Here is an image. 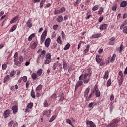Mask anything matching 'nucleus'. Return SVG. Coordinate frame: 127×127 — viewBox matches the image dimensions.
<instances>
[{
    "label": "nucleus",
    "mask_w": 127,
    "mask_h": 127,
    "mask_svg": "<svg viewBox=\"0 0 127 127\" xmlns=\"http://www.w3.org/2000/svg\"><path fill=\"white\" fill-rule=\"evenodd\" d=\"M118 122V120H114L111 124L108 125L107 127H115L116 124H117Z\"/></svg>",
    "instance_id": "nucleus-6"
},
{
    "label": "nucleus",
    "mask_w": 127,
    "mask_h": 127,
    "mask_svg": "<svg viewBox=\"0 0 127 127\" xmlns=\"http://www.w3.org/2000/svg\"><path fill=\"white\" fill-rule=\"evenodd\" d=\"M45 2V0H42L40 3V8H42L43 7V4Z\"/></svg>",
    "instance_id": "nucleus-30"
},
{
    "label": "nucleus",
    "mask_w": 127,
    "mask_h": 127,
    "mask_svg": "<svg viewBox=\"0 0 127 127\" xmlns=\"http://www.w3.org/2000/svg\"><path fill=\"white\" fill-rule=\"evenodd\" d=\"M50 62H51V59H46L45 61V64H46V65H47V64H49V63H50Z\"/></svg>",
    "instance_id": "nucleus-31"
},
{
    "label": "nucleus",
    "mask_w": 127,
    "mask_h": 127,
    "mask_svg": "<svg viewBox=\"0 0 127 127\" xmlns=\"http://www.w3.org/2000/svg\"><path fill=\"white\" fill-rule=\"evenodd\" d=\"M124 74H127V67H126L125 69V71L124 72Z\"/></svg>",
    "instance_id": "nucleus-64"
},
{
    "label": "nucleus",
    "mask_w": 127,
    "mask_h": 127,
    "mask_svg": "<svg viewBox=\"0 0 127 127\" xmlns=\"http://www.w3.org/2000/svg\"><path fill=\"white\" fill-rule=\"evenodd\" d=\"M108 78H109V71L108 70H106L104 72L103 79H106V80H108Z\"/></svg>",
    "instance_id": "nucleus-15"
},
{
    "label": "nucleus",
    "mask_w": 127,
    "mask_h": 127,
    "mask_svg": "<svg viewBox=\"0 0 127 127\" xmlns=\"http://www.w3.org/2000/svg\"><path fill=\"white\" fill-rule=\"evenodd\" d=\"M123 32L124 33H126V34H127V26H125L123 28Z\"/></svg>",
    "instance_id": "nucleus-40"
},
{
    "label": "nucleus",
    "mask_w": 127,
    "mask_h": 127,
    "mask_svg": "<svg viewBox=\"0 0 127 127\" xmlns=\"http://www.w3.org/2000/svg\"><path fill=\"white\" fill-rule=\"evenodd\" d=\"M94 93H95V90H93L92 92H91L88 97H87L86 98V101L89 102V101H90V99L92 98V96H93V94H94Z\"/></svg>",
    "instance_id": "nucleus-17"
},
{
    "label": "nucleus",
    "mask_w": 127,
    "mask_h": 127,
    "mask_svg": "<svg viewBox=\"0 0 127 127\" xmlns=\"http://www.w3.org/2000/svg\"><path fill=\"white\" fill-rule=\"evenodd\" d=\"M61 35L63 39H64V38H65V33H64V31H62Z\"/></svg>",
    "instance_id": "nucleus-51"
},
{
    "label": "nucleus",
    "mask_w": 127,
    "mask_h": 127,
    "mask_svg": "<svg viewBox=\"0 0 127 127\" xmlns=\"http://www.w3.org/2000/svg\"><path fill=\"white\" fill-rule=\"evenodd\" d=\"M41 89H42V85H39L36 88V91H40V90H41Z\"/></svg>",
    "instance_id": "nucleus-47"
},
{
    "label": "nucleus",
    "mask_w": 127,
    "mask_h": 127,
    "mask_svg": "<svg viewBox=\"0 0 127 127\" xmlns=\"http://www.w3.org/2000/svg\"><path fill=\"white\" fill-rule=\"evenodd\" d=\"M32 107H33V103H29L27 105V108L28 109H32Z\"/></svg>",
    "instance_id": "nucleus-25"
},
{
    "label": "nucleus",
    "mask_w": 127,
    "mask_h": 127,
    "mask_svg": "<svg viewBox=\"0 0 127 127\" xmlns=\"http://www.w3.org/2000/svg\"><path fill=\"white\" fill-rule=\"evenodd\" d=\"M108 27V24H102L100 27V30H104L105 29H107V28Z\"/></svg>",
    "instance_id": "nucleus-14"
},
{
    "label": "nucleus",
    "mask_w": 127,
    "mask_h": 127,
    "mask_svg": "<svg viewBox=\"0 0 127 127\" xmlns=\"http://www.w3.org/2000/svg\"><path fill=\"white\" fill-rule=\"evenodd\" d=\"M120 7H126L127 6V2L126 1H122L120 5Z\"/></svg>",
    "instance_id": "nucleus-18"
},
{
    "label": "nucleus",
    "mask_w": 127,
    "mask_h": 127,
    "mask_svg": "<svg viewBox=\"0 0 127 127\" xmlns=\"http://www.w3.org/2000/svg\"><path fill=\"white\" fill-rule=\"evenodd\" d=\"M2 70H6V68H7V65L5 64H4L2 66Z\"/></svg>",
    "instance_id": "nucleus-44"
},
{
    "label": "nucleus",
    "mask_w": 127,
    "mask_h": 127,
    "mask_svg": "<svg viewBox=\"0 0 127 127\" xmlns=\"http://www.w3.org/2000/svg\"><path fill=\"white\" fill-rule=\"evenodd\" d=\"M23 57L22 56H20L19 57L18 60H19L20 62H23Z\"/></svg>",
    "instance_id": "nucleus-48"
},
{
    "label": "nucleus",
    "mask_w": 127,
    "mask_h": 127,
    "mask_svg": "<svg viewBox=\"0 0 127 127\" xmlns=\"http://www.w3.org/2000/svg\"><path fill=\"white\" fill-rule=\"evenodd\" d=\"M66 123H67V124H69V125H71L72 121H71V120L69 119H67L66 120Z\"/></svg>",
    "instance_id": "nucleus-49"
},
{
    "label": "nucleus",
    "mask_w": 127,
    "mask_h": 127,
    "mask_svg": "<svg viewBox=\"0 0 127 127\" xmlns=\"http://www.w3.org/2000/svg\"><path fill=\"white\" fill-rule=\"evenodd\" d=\"M14 62H15L14 65H16V66H20V64H21V62L20 61H18L17 58L14 59Z\"/></svg>",
    "instance_id": "nucleus-8"
},
{
    "label": "nucleus",
    "mask_w": 127,
    "mask_h": 127,
    "mask_svg": "<svg viewBox=\"0 0 127 127\" xmlns=\"http://www.w3.org/2000/svg\"><path fill=\"white\" fill-rule=\"evenodd\" d=\"M45 53H46V52H45V50H43L41 52V55H43V58L44 57V55H45Z\"/></svg>",
    "instance_id": "nucleus-55"
},
{
    "label": "nucleus",
    "mask_w": 127,
    "mask_h": 127,
    "mask_svg": "<svg viewBox=\"0 0 127 127\" xmlns=\"http://www.w3.org/2000/svg\"><path fill=\"white\" fill-rule=\"evenodd\" d=\"M116 9H117V6L115 5V6H112V10H113V11H115L116 10Z\"/></svg>",
    "instance_id": "nucleus-59"
},
{
    "label": "nucleus",
    "mask_w": 127,
    "mask_h": 127,
    "mask_svg": "<svg viewBox=\"0 0 127 127\" xmlns=\"http://www.w3.org/2000/svg\"><path fill=\"white\" fill-rule=\"evenodd\" d=\"M89 81H90V78L85 79H83V83L84 84H87V83L89 82Z\"/></svg>",
    "instance_id": "nucleus-45"
},
{
    "label": "nucleus",
    "mask_w": 127,
    "mask_h": 127,
    "mask_svg": "<svg viewBox=\"0 0 127 127\" xmlns=\"http://www.w3.org/2000/svg\"><path fill=\"white\" fill-rule=\"evenodd\" d=\"M90 77H91V73H85L84 75V77L83 79H87V78H90Z\"/></svg>",
    "instance_id": "nucleus-22"
},
{
    "label": "nucleus",
    "mask_w": 127,
    "mask_h": 127,
    "mask_svg": "<svg viewBox=\"0 0 127 127\" xmlns=\"http://www.w3.org/2000/svg\"><path fill=\"white\" fill-rule=\"evenodd\" d=\"M16 25H14L10 30V32H13L16 29Z\"/></svg>",
    "instance_id": "nucleus-39"
},
{
    "label": "nucleus",
    "mask_w": 127,
    "mask_h": 127,
    "mask_svg": "<svg viewBox=\"0 0 127 127\" xmlns=\"http://www.w3.org/2000/svg\"><path fill=\"white\" fill-rule=\"evenodd\" d=\"M52 99H56V94L54 93L51 97Z\"/></svg>",
    "instance_id": "nucleus-57"
},
{
    "label": "nucleus",
    "mask_w": 127,
    "mask_h": 127,
    "mask_svg": "<svg viewBox=\"0 0 127 127\" xmlns=\"http://www.w3.org/2000/svg\"><path fill=\"white\" fill-rule=\"evenodd\" d=\"M62 20H63V18L62 17V16H59L58 18L57 19V21L58 22H62Z\"/></svg>",
    "instance_id": "nucleus-26"
},
{
    "label": "nucleus",
    "mask_w": 127,
    "mask_h": 127,
    "mask_svg": "<svg viewBox=\"0 0 127 127\" xmlns=\"http://www.w3.org/2000/svg\"><path fill=\"white\" fill-rule=\"evenodd\" d=\"M35 36V34L34 33L32 34L30 36H29L28 40L29 41H31L32 40V38Z\"/></svg>",
    "instance_id": "nucleus-23"
},
{
    "label": "nucleus",
    "mask_w": 127,
    "mask_h": 127,
    "mask_svg": "<svg viewBox=\"0 0 127 127\" xmlns=\"http://www.w3.org/2000/svg\"><path fill=\"white\" fill-rule=\"evenodd\" d=\"M115 59H116V54H113L112 57L110 59V62L113 63V62L115 61Z\"/></svg>",
    "instance_id": "nucleus-21"
},
{
    "label": "nucleus",
    "mask_w": 127,
    "mask_h": 127,
    "mask_svg": "<svg viewBox=\"0 0 127 127\" xmlns=\"http://www.w3.org/2000/svg\"><path fill=\"white\" fill-rule=\"evenodd\" d=\"M30 64V62H28V61H26L25 64V66H29V64Z\"/></svg>",
    "instance_id": "nucleus-62"
},
{
    "label": "nucleus",
    "mask_w": 127,
    "mask_h": 127,
    "mask_svg": "<svg viewBox=\"0 0 127 127\" xmlns=\"http://www.w3.org/2000/svg\"><path fill=\"white\" fill-rule=\"evenodd\" d=\"M82 85H83V81H78L75 85V90H77V89H78V88H79V87H81V86H82Z\"/></svg>",
    "instance_id": "nucleus-9"
},
{
    "label": "nucleus",
    "mask_w": 127,
    "mask_h": 127,
    "mask_svg": "<svg viewBox=\"0 0 127 127\" xmlns=\"http://www.w3.org/2000/svg\"><path fill=\"white\" fill-rule=\"evenodd\" d=\"M93 91H94V92H96L95 95L97 98H99V97H100V91H98V87H97V86L95 85L94 87Z\"/></svg>",
    "instance_id": "nucleus-5"
},
{
    "label": "nucleus",
    "mask_w": 127,
    "mask_h": 127,
    "mask_svg": "<svg viewBox=\"0 0 127 127\" xmlns=\"http://www.w3.org/2000/svg\"><path fill=\"white\" fill-rule=\"evenodd\" d=\"M89 92H90V88L88 87L87 88H86L84 93L85 99L88 97V95L89 94Z\"/></svg>",
    "instance_id": "nucleus-11"
},
{
    "label": "nucleus",
    "mask_w": 127,
    "mask_h": 127,
    "mask_svg": "<svg viewBox=\"0 0 127 127\" xmlns=\"http://www.w3.org/2000/svg\"><path fill=\"white\" fill-rule=\"evenodd\" d=\"M55 116H53L50 119V120L49 121V123H51V122H53V121H54V120H55Z\"/></svg>",
    "instance_id": "nucleus-46"
},
{
    "label": "nucleus",
    "mask_w": 127,
    "mask_h": 127,
    "mask_svg": "<svg viewBox=\"0 0 127 127\" xmlns=\"http://www.w3.org/2000/svg\"><path fill=\"white\" fill-rule=\"evenodd\" d=\"M57 63H54L53 66V70H55L56 69V67H57Z\"/></svg>",
    "instance_id": "nucleus-53"
},
{
    "label": "nucleus",
    "mask_w": 127,
    "mask_h": 127,
    "mask_svg": "<svg viewBox=\"0 0 127 127\" xmlns=\"http://www.w3.org/2000/svg\"><path fill=\"white\" fill-rule=\"evenodd\" d=\"M57 27H58V25H55L53 26V29L54 30H56V29H57Z\"/></svg>",
    "instance_id": "nucleus-58"
},
{
    "label": "nucleus",
    "mask_w": 127,
    "mask_h": 127,
    "mask_svg": "<svg viewBox=\"0 0 127 127\" xmlns=\"http://www.w3.org/2000/svg\"><path fill=\"white\" fill-rule=\"evenodd\" d=\"M111 79H109L107 81V86H108V87H110V86H111Z\"/></svg>",
    "instance_id": "nucleus-56"
},
{
    "label": "nucleus",
    "mask_w": 127,
    "mask_h": 127,
    "mask_svg": "<svg viewBox=\"0 0 127 127\" xmlns=\"http://www.w3.org/2000/svg\"><path fill=\"white\" fill-rule=\"evenodd\" d=\"M46 59H51V54L50 53H48L46 55Z\"/></svg>",
    "instance_id": "nucleus-36"
},
{
    "label": "nucleus",
    "mask_w": 127,
    "mask_h": 127,
    "mask_svg": "<svg viewBox=\"0 0 127 127\" xmlns=\"http://www.w3.org/2000/svg\"><path fill=\"white\" fill-rule=\"evenodd\" d=\"M104 11V8L102 7H101L99 9V11L98 12L99 14H102V13Z\"/></svg>",
    "instance_id": "nucleus-43"
},
{
    "label": "nucleus",
    "mask_w": 127,
    "mask_h": 127,
    "mask_svg": "<svg viewBox=\"0 0 127 127\" xmlns=\"http://www.w3.org/2000/svg\"><path fill=\"white\" fill-rule=\"evenodd\" d=\"M12 125H13V121L11 120V121H10L8 123V126L9 127H12Z\"/></svg>",
    "instance_id": "nucleus-50"
},
{
    "label": "nucleus",
    "mask_w": 127,
    "mask_h": 127,
    "mask_svg": "<svg viewBox=\"0 0 127 127\" xmlns=\"http://www.w3.org/2000/svg\"><path fill=\"white\" fill-rule=\"evenodd\" d=\"M18 18V16H16V17H14L12 20L10 21V23L12 24V23H14Z\"/></svg>",
    "instance_id": "nucleus-24"
},
{
    "label": "nucleus",
    "mask_w": 127,
    "mask_h": 127,
    "mask_svg": "<svg viewBox=\"0 0 127 127\" xmlns=\"http://www.w3.org/2000/svg\"><path fill=\"white\" fill-rule=\"evenodd\" d=\"M70 46H71V45H70L69 43H67L65 46L64 48V50H68V49H69V48H70Z\"/></svg>",
    "instance_id": "nucleus-29"
},
{
    "label": "nucleus",
    "mask_w": 127,
    "mask_h": 127,
    "mask_svg": "<svg viewBox=\"0 0 127 127\" xmlns=\"http://www.w3.org/2000/svg\"><path fill=\"white\" fill-rule=\"evenodd\" d=\"M47 34V31L45 30L41 36V43H43L45 38H46V35Z\"/></svg>",
    "instance_id": "nucleus-2"
},
{
    "label": "nucleus",
    "mask_w": 127,
    "mask_h": 127,
    "mask_svg": "<svg viewBox=\"0 0 127 127\" xmlns=\"http://www.w3.org/2000/svg\"><path fill=\"white\" fill-rule=\"evenodd\" d=\"M63 65L64 70H66L67 69V67H68V64H67V62H66V61H64L63 62Z\"/></svg>",
    "instance_id": "nucleus-19"
},
{
    "label": "nucleus",
    "mask_w": 127,
    "mask_h": 127,
    "mask_svg": "<svg viewBox=\"0 0 127 127\" xmlns=\"http://www.w3.org/2000/svg\"><path fill=\"white\" fill-rule=\"evenodd\" d=\"M31 96L32 98H33V99L35 98V92H34V91L33 90V89H32V91L31 92Z\"/></svg>",
    "instance_id": "nucleus-38"
},
{
    "label": "nucleus",
    "mask_w": 127,
    "mask_h": 127,
    "mask_svg": "<svg viewBox=\"0 0 127 127\" xmlns=\"http://www.w3.org/2000/svg\"><path fill=\"white\" fill-rule=\"evenodd\" d=\"M93 106H96V103H95L94 102L90 103L89 104L88 107H89V108H92V109H93L94 108V107H93Z\"/></svg>",
    "instance_id": "nucleus-28"
},
{
    "label": "nucleus",
    "mask_w": 127,
    "mask_h": 127,
    "mask_svg": "<svg viewBox=\"0 0 127 127\" xmlns=\"http://www.w3.org/2000/svg\"><path fill=\"white\" fill-rule=\"evenodd\" d=\"M31 78L32 79H33V80H35V79L37 78V74H36V73H33L31 75Z\"/></svg>",
    "instance_id": "nucleus-37"
},
{
    "label": "nucleus",
    "mask_w": 127,
    "mask_h": 127,
    "mask_svg": "<svg viewBox=\"0 0 127 127\" xmlns=\"http://www.w3.org/2000/svg\"><path fill=\"white\" fill-rule=\"evenodd\" d=\"M98 7H99V5H95L94 6L93 8H92V10L93 11H96V10H98Z\"/></svg>",
    "instance_id": "nucleus-41"
},
{
    "label": "nucleus",
    "mask_w": 127,
    "mask_h": 127,
    "mask_svg": "<svg viewBox=\"0 0 127 127\" xmlns=\"http://www.w3.org/2000/svg\"><path fill=\"white\" fill-rule=\"evenodd\" d=\"M116 51H118L119 53H121L124 50V46L123 45H121L120 47L119 48H116Z\"/></svg>",
    "instance_id": "nucleus-13"
},
{
    "label": "nucleus",
    "mask_w": 127,
    "mask_h": 127,
    "mask_svg": "<svg viewBox=\"0 0 127 127\" xmlns=\"http://www.w3.org/2000/svg\"><path fill=\"white\" fill-rule=\"evenodd\" d=\"M26 25L27 26L29 27V28H31V27H32V23H31V19H29L28 20Z\"/></svg>",
    "instance_id": "nucleus-16"
},
{
    "label": "nucleus",
    "mask_w": 127,
    "mask_h": 127,
    "mask_svg": "<svg viewBox=\"0 0 127 127\" xmlns=\"http://www.w3.org/2000/svg\"><path fill=\"white\" fill-rule=\"evenodd\" d=\"M50 41H51V40H50V38H49L46 39L45 42V45L46 47H48L50 45Z\"/></svg>",
    "instance_id": "nucleus-7"
},
{
    "label": "nucleus",
    "mask_w": 127,
    "mask_h": 127,
    "mask_svg": "<svg viewBox=\"0 0 127 127\" xmlns=\"http://www.w3.org/2000/svg\"><path fill=\"white\" fill-rule=\"evenodd\" d=\"M86 124L87 127H97L96 124H95L92 121L86 120Z\"/></svg>",
    "instance_id": "nucleus-1"
},
{
    "label": "nucleus",
    "mask_w": 127,
    "mask_h": 127,
    "mask_svg": "<svg viewBox=\"0 0 127 127\" xmlns=\"http://www.w3.org/2000/svg\"><path fill=\"white\" fill-rule=\"evenodd\" d=\"M43 115V116H47V117H48V118L50 117V115L48 114V111H47V110H45V111H44Z\"/></svg>",
    "instance_id": "nucleus-33"
},
{
    "label": "nucleus",
    "mask_w": 127,
    "mask_h": 127,
    "mask_svg": "<svg viewBox=\"0 0 127 127\" xmlns=\"http://www.w3.org/2000/svg\"><path fill=\"white\" fill-rule=\"evenodd\" d=\"M48 106V103H47V101L45 100L44 102V108H46Z\"/></svg>",
    "instance_id": "nucleus-52"
},
{
    "label": "nucleus",
    "mask_w": 127,
    "mask_h": 127,
    "mask_svg": "<svg viewBox=\"0 0 127 127\" xmlns=\"http://www.w3.org/2000/svg\"><path fill=\"white\" fill-rule=\"evenodd\" d=\"M21 79H22L23 82H26L27 81V77L24 76L23 77H21Z\"/></svg>",
    "instance_id": "nucleus-54"
},
{
    "label": "nucleus",
    "mask_w": 127,
    "mask_h": 127,
    "mask_svg": "<svg viewBox=\"0 0 127 127\" xmlns=\"http://www.w3.org/2000/svg\"><path fill=\"white\" fill-rule=\"evenodd\" d=\"M29 85H30V83L29 82V81H27L26 83V88H28V87H29Z\"/></svg>",
    "instance_id": "nucleus-63"
},
{
    "label": "nucleus",
    "mask_w": 127,
    "mask_h": 127,
    "mask_svg": "<svg viewBox=\"0 0 127 127\" xmlns=\"http://www.w3.org/2000/svg\"><path fill=\"white\" fill-rule=\"evenodd\" d=\"M66 11V9L64 7H62L59 10H55L54 13L55 14H60L61 13H63V12H65Z\"/></svg>",
    "instance_id": "nucleus-3"
},
{
    "label": "nucleus",
    "mask_w": 127,
    "mask_h": 127,
    "mask_svg": "<svg viewBox=\"0 0 127 127\" xmlns=\"http://www.w3.org/2000/svg\"><path fill=\"white\" fill-rule=\"evenodd\" d=\"M114 95L111 94L110 96V101H114Z\"/></svg>",
    "instance_id": "nucleus-61"
},
{
    "label": "nucleus",
    "mask_w": 127,
    "mask_h": 127,
    "mask_svg": "<svg viewBox=\"0 0 127 127\" xmlns=\"http://www.w3.org/2000/svg\"><path fill=\"white\" fill-rule=\"evenodd\" d=\"M102 34L101 33H97L92 35L91 38H99V37H101Z\"/></svg>",
    "instance_id": "nucleus-10"
},
{
    "label": "nucleus",
    "mask_w": 127,
    "mask_h": 127,
    "mask_svg": "<svg viewBox=\"0 0 127 127\" xmlns=\"http://www.w3.org/2000/svg\"><path fill=\"white\" fill-rule=\"evenodd\" d=\"M90 49V45H87L86 49L84 50V53H87V52H89V50Z\"/></svg>",
    "instance_id": "nucleus-34"
},
{
    "label": "nucleus",
    "mask_w": 127,
    "mask_h": 127,
    "mask_svg": "<svg viewBox=\"0 0 127 127\" xmlns=\"http://www.w3.org/2000/svg\"><path fill=\"white\" fill-rule=\"evenodd\" d=\"M57 42L59 44H61L62 43V41H61V38L60 36L58 37L57 38Z\"/></svg>",
    "instance_id": "nucleus-42"
},
{
    "label": "nucleus",
    "mask_w": 127,
    "mask_h": 127,
    "mask_svg": "<svg viewBox=\"0 0 127 127\" xmlns=\"http://www.w3.org/2000/svg\"><path fill=\"white\" fill-rule=\"evenodd\" d=\"M96 60L97 63H100L101 61H102V58L99 56V55L96 56Z\"/></svg>",
    "instance_id": "nucleus-20"
},
{
    "label": "nucleus",
    "mask_w": 127,
    "mask_h": 127,
    "mask_svg": "<svg viewBox=\"0 0 127 127\" xmlns=\"http://www.w3.org/2000/svg\"><path fill=\"white\" fill-rule=\"evenodd\" d=\"M16 73V72H15V71L13 69L10 72V76H11V77H13V76H14V75H15Z\"/></svg>",
    "instance_id": "nucleus-35"
},
{
    "label": "nucleus",
    "mask_w": 127,
    "mask_h": 127,
    "mask_svg": "<svg viewBox=\"0 0 127 127\" xmlns=\"http://www.w3.org/2000/svg\"><path fill=\"white\" fill-rule=\"evenodd\" d=\"M9 115H10V110L7 109L4 111L3 116L5 119H6V118H8Z\"/></svg>",
    "instance_id": "nucleus-4"
},
{
    "label": "nucleus",
    "mask_w": 127,
    "mask_h": 127,
    "mask_svg": "<svg viewBox=\"0 0 127 127\" xmlns=\"http://www.w3.org/2000/svg\"><path fill=\"white\" fill-rule=\"evenodd\" d=\"M109 108H110V112H111V113H112V111L114 109V106L112 105H110Z\"/></svg>",
    "instance_id": "nucleus-60"
},
{
    "label": "nucleus",
    "mask_w": 127,
    "mask_h": 127,
    "mask_svg": "<svg viewBox=\"0 0 127 127\" xmlns=\"http://www.w3.org/2000/svg\"><path fill=\"white\" fill-rule=\"evenodd\" d=\"M8 81H9V75H7L6 77H5L4 83H6L7 82H8Z\"/></svg>",
    "instance_id": "nucleus-27"
},
{
    "label": "nucleus",
    "mask_w": 127,
    "mask_h": 127,
    "mask_svg": "<svg viewBox=\"0 0 127 127\" xmlns=\"http://www.w3.org/2000/svg\"><path fill=\"white\" fill-rule=\"evenodd\" d=\"M12 110L13 111V114H16L17 113V111H18V108L16 105H14L12 107Z\"/></svg>",
    "instance_id": "nucleus-12"
},
{
    "label": "nucleus",
    "mask_w": 127,
    "mask_h": 127,
    "mask_svg": "<svg viewBox=\"0 0 127 127\" xmlns=\"http://www.w3.org/2000/svg\"><path fill=\"white\" fill-rule=\"evenodd\" d=\"M42 74V69H39L37 72V76H41Z\"/></svg>",
    "instance_id": "nucleus-32"
}]
</instances>
